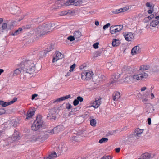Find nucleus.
Returning a JSON list of instances; mask_svg holds the SVG:
<instances>
[{
    "label": "nucleus",
    "instance_id": "bf43d9fd",
    "mask_svg": "<svg viewBox=\"0 0 159 159\" xmlns=\"http://www.w3.org/2000/svg\"><path fill=\"white\" fill-rule=\"evenodd\" d=\"M146 89V87H143L141 88V91H145Z\"/></svg>",
    "mask_w": 159,
    "mask_h": 159
},
{
    "label": "nucleus",
    "instance_id": "13d9d810",
    "mask_svg": "<svg viewBox=\"0 0 159 159\" xmlns=\"http://www.w3.org/2000/svg\"><path fill=\"white\" fill-rule=\"evenodd\" d=\"M148 101V99L146 98H142V101L143 102H146Z\"/></svg>",
    "mask_w": 159,
    "mask_h": 159
},
{
    "label": "nucleus",
    "instance_id": "ddd939ff",
    "mask_svg": "<svg viewBox=\"0 0 159 159\" xmlns=\"http://www.w3.org/2000/svg\"><path fill=\"white\" fill-rule=\"evenodd\" d=\"M35 110L34 109H32L31 110L28 111L27 114L26 115V117L25 120H28L32 118L34 114Z\"/></svg>",
    "mask_w": 159,
    "mask_h": 159
},
{
    "label": "nucleus",
    "instance_id": "bb28decb",
    "mask_svg": "<svg viewBox=\"0 0 159 159\" xmlns=\"http://www.w3.org/2000/svg\"><path fill=\"white\" fill-rule=\"evenodd\" d=\"M118 75H113L112 76L111 80V84L116 83L117 81V80L118 79Z\"/></svg>",
    "mask_w": 159,
    "mask_h": 159
},
{
    "label": "nucleus",
    "instance_id": "6e6d98bb",
    "mask_svg": "<svg viewBox=\"0 0 159 159\" xmlns=\"http://www.w3.org/2000/svg\"><path fill=\"white\" fill-rule=\"evenodd\" d=\"M38 96V95L36 94H33L32 95V99L34 100V99L35 97H37Z\"/></svg>",
    "mask_w": 159,
    "mask_h": 159
},
{
    "label": "nucleus",
    "instance_id": "7c9ffc66",
    "mask_svg": "<svg viewBox=\"0 0 159 159\" xmlns=\"http://www.w3.org/2000/svg\"><path fill=\"white\" fill-rule=\"evenodd\" d=\"M119 40L114 39L112 43V45L113 46H117L119 45Z\"/></svg>",
    "mask_w": 159,
    "mask_h": 159
},
{
    "label": "nucleus",
    "instance_id": "e2e57ef3",
    "mask_svg": "<svg viewBox=\"0 0 159 159\" xmlns=\"http://www.w3.org/2000/svg\"><path fill=\"white\" fill-rule=\"evenodd\" d=\"M95 24L96 25L98 26L99 25V22L97 21H95Z\"/></svg>",
    "mask_w": 159,
    "mask_h": 159
},
{
    "label": "nucleus",
    "instance_id": "c85d7f7f",
    "mask_svg": "<svg viewBox=\"0 0 159 159\" xmlns=\"http://www.w3.org/2000/svg\"><path fill=\"white\" fill-rule=\"evenodd\" d=\"M149 68V66H147L146 65H143L140 66L139 68V70H148Z\"/></svg>",
    "mask_w": 159,
    "mask_h": 159
},
{
    "label": "nucleus",
    "instance_id": "6ab92c4d",
    "mask_svg": "<svg viewBox=\"0 0 159 159\" xmlns=\"http://www.w3.org/2000/svg\"><path fill=\"white\" fill-rule=\"evenodd\" d=\"M20 137L19 133L18 131H16L14 133L12 139L13 140L16 141L19 140L20 139Z\"/></svg>",
    "mask_w": 159,
    "mask_h": 159
},
{
    "label": "nucleus",
    "instance_id": "cd10ccee",
    "mask_svg": "<svg viewBox=\"0 0 159 159\" xmlns=\"http://www.w3.org/2000/svg\"><path fill=\"white\" fill-rule=\"evenodd\" d=\"M22 30V28H19L18 29L14 32L12 33L11 35L13 36L17 35L21 33Z\"/></svg>",
    "mask_w": 159,
    "mask_h": 159
},
{
    "label": "nucleus",
    "instance_id": "f03ea898",
    "mask_svg": "<svg viewBox=\"0 0 159 159\" xmlns=\"http://www.w3.org/2000/svg\"><path fill=\"white\" fill-rule=\"evenodd\" d=\"M51 27V24L46 25L45 26L39 27L34 30V34L37 37H42L50 32L48 31Z\"/></svg>",
    "mask_w": 159,
    "mask_h": 159
},
{
    "label": "nucleus",
    "instance_id": "e433bc0d",
    "mask_svg": "<svg viewBox=\"0 0 159 159\" xmlns=\"http://www.w3.org/2000/svg\"><path fill=\"white\" fill-rule=\"evenodd\" d=\"M90 124L92 126H95L96 124V121L94 119H91L90 120Z\"/></svg>",
    "mask_w": 159,
    "mask_h": 159
},
{
    "label": "nucleus",
    "instance_id": "f3484780",
    "mask_svg": "<svg viewBox=\"0 0 159 159\" xmlns=\"http://www.w3.org/2000/svg\"><path fill=\"white\" fill-rule=\"evenodd\" d=\"M154 110V107L152 104H150L147 106L146 108V111L148 113H152Z\"/></svg>",
    "mask_w": 159,
    "mask_h": 159
},
{
    "label": "nucleus",
    "instance_id": "4468645a",
    "mask_svg": "<svg viewBox=\"0 0 159 159\" xmlns=\"http://www.w3.org/2000/svg\"><path fill=\"white\" fill-rule=\"evenodd\" d=\"M101 98H96L93 104V106L95 108H98L101 103Z\"/></svg>",
    "mask_w": 159,
    "mask_h": 159
},
{
    "label": "nucleus",
    "instance_id": "603ef678",
    "mask_svg": "<svg viewBox=\"0 0 159 159\" xmlns=\"http://www.w3.org/2000/svg\"><path fill=\"white\" fill-rule=\"evenodd\" d=\"M5 111L4 109H0V115L5 114Z\"/></svg>",
    "mask_w": 159,
    "mask_h": 159
},
{
    "label": "nucleus",
    "instance_id": "7ed1b4c3",
    "mask_svg": "<svg viewBox=\"0 0 159 159\" xmlns=\"http://www.w3.org/2000/svg\"><path fill=\"white\" fill-rule=\"evenodd\" d=\"M148 74L145 72H141L140 70H138L137 72L132 75V78L133 82H137L139 80H143L146 79Z\"/></svg>",
    "mask_w": 159,
    "mask_h": 159
},
{
    "label": "nucleus",
    "instance_id": "0e129e2a",
    "mask_svg": "<svg viewBox=\"0 0 159 159\" xmlns=\"http://www.w3.org/2000/svg\"><path fill=\"white\" fill-rule=\"evenodd\" d=\"M151 98L152 99H153L154 98V95L153 93H152L151 94Z\"/></svg>",
    "mask_w": 159,
    "mask_h": 159
},
{
    "label": "nucleus",
    "instance_id": "de8ad7c7",
    "mask_svg": "<svg viewBox=\"0 0 159 159\" xmlns=\"http://www.w3.org/2000/svg\"><path fill=\"white\" fill-rule=\"evenodd\" d=\"M8 27L7 29H11V28H13V24L12 23H10L9 24H8L7 25Z\"/></svg>",
    "mask_w": 159,
    "mask_h": 159
},
{
    "label": "nucleus",
    "instance_id": "3c124183",
    "mask_svg": "<svg viewBox=\"0 0 159 159\" xmlns=\"http://www.w3.org/2000/svg\"><path fill=\"white\" fill-rule=\"evenodd\" d=\"M73 103L74 106H76L79 104V102L76 99L74 100Z\"/></svg>",
    "mask_w": 159,
    "mask_h": 159
},
{
    "label": "nucleus",
    "instance_id": "423d86ee",
    "mask_svg": "<svg viewBox=\"0 0 159 159\" xmlns=\"http://www.w3.org/2000/svg\"><path fill=\"white\" fill-rule=\"evenodd\" d=\"M93 75V72L89 70L85 71L81 74V78L83 80H89L92 78Z\"/></svg>",
    "mask_w": 159,
    "mask_h": 159
},
{
    "label": "nucleus",
    "instance_id": "20e7f679",
    "mask_svg": "<svg viewBox=\"0 0 159 159\" xmlns=\"http://www.w3.org/2000/svg\"><path fill=\"white\" fill-rule=\"evenodd\" d=\"M43 121L40 117H37L36 120L33 123L31 127L32 130L34 131L37 130L42 126Z\"/></svg>",
    "mask_w": 159,
    "mask_h": 159
},
{
    "label": "nucleus",
    "instance_id": "a878e982",
    "mask_svg": "<svg viewBox=\"0 0 159 159\" xmlns=\"http://www.w3.org/2000/svg\"><path fill=\"white\" fill-rule=\"evenodd\" d=\"M48 137V134L45 133L42 134L40 136H39V138H40L39 139H41V141L46 139Z\"/></svg>",
    "mask_w": 159,
    "mask_h": 159
},
{
    "label": "nucleus",
    "instance_id": "a211bd4d",
    "mask_svg": "<svg viewBox=\"0 0 159 159\" xmlns=\"http://www.w3.org/2000/svg\"><path fill=\"white\" fill-rule=\"evenodd\" d=\"M128 9L126 7H123L121 8L120 9H116L113 11L112 12L114 14H118L121 12L125 11L127 10Z\"/></svg>",
    "mask_w": 159,
    "mask_h": 159
},
{
    "label": "nucleus",
    "instance_id": "aec40b11",
    "mask_svg": "<svg viewBox=\"0 0 159 159\" xmlns=\"http://www.w3.org/2000/svg\"><path fill=\"white\" fill-rule=\"evenodd\" d=\"M64 129L65 127L61 125H59L54 128V130H56L57 133L61 131L64 130Z\"/></svg>",
    "mask_w": 159,
    "mask_h": 159
},
{
    "label": "nucleus",
    "instance_id": "393cba45",
    "mask_svg": "<svg viewBox=\"0 0 159 159\" xmlns=\"http://www.w3.org/2000/svg\"><path fill=\"white\" fill-rule=\"evenodd\" d=\"M159 21L155 19L153 20L150 23V26L153 27L156 26L158 24Z\"/></svg>",
    "mask_w": 159,
    "mask_h": 159
},
{
    "label": "nucleus",
    "instance_id": "49530a36",
    "mask_svg": "<svg viewBox=\"0 0 159 159\" xmlns=\"http://www.w3.org/2000/svg\"><path fill=\"white\" fill-rule=\"evenodd\" d=\"M76 99L78 100V101L79 102L80 101V102H83V98L80 96H78V97H77Z\"/></svg>",
    "mask_w": 159,
    "mask_h": 159
},
{
    "label": "nucleus",
    "instance_id": "a18cd8bd",
    "mask_svg": "<svg viewBox=\"0 0 159 159\" xmlns=\"http://www.w3.org/2000/svg\"><path fill=\"white\" fill-rule=\"evenodd\" d=\"M110 26V24L109 23H107L103 27V29L105 30L106 29L108 28Z\"/></svg>",
    "mask_w": 159,
    "mask_h": 159
},
{
    "label": "nucleus",
    "instance_id": "dca6fc26",
    "mask_svg": "<svg viewBox=\"0 0 159 159\" xmlns=\"http://www.w3.org/2000/svg\"><path fill=\"white\" fill-rule=\"evenodd\" d=\"M120 93L118 92H114L112 95L113 100L114 101H117L120 98Z\"/></svg>",
    "mask_w": 159,
    "mask_h": 159
},
{
    "label": "nucleus",
    "instance_id": "37998d69",
    "mask_svg": "<svg viewBox=\"0 0 159 159\" xmlns=\"http://www.w3.org/2000/svg\"><path fill=\"white\" fill-rule=\"evenodd\" d=\"M17 98H16L15 97L13 98V99L11 101L8 102V103H9L10 105L13 104L15 102H16L17 100Z\"/></svg>",
    "mask_w": 159,
    "mask_h": 159
},
{
    "label": "nucleus",
    "instance_id": "680f3d73",
    "mask_svg": "<svg viewBox=\"0 0 159 159\" xmlns=\"http://www.w3.org/2000/svg\"><path fill=\"white\" fill-rule=\"evenodd\" d=\"M120 148H118L116 149V152L118 153L120 152Z\"/></svg>",
    "mask_w": 159,
    "mask_h": 159
},
{
    "label": "nucleus",
    "instance_id": "f704fd0d",
    "mask_svg": "<svg viewBox=\"0 0 159 159\" xmlns=\"http://www.w3.org/2000/svg\"><path fill=\"white\" fill-rule=\"evenodd\" d=\"M53 49V45H50L46 49V51L47 52H48Z\"/></svg>",
    "mask_w": 159,
    "mask_h": 159
},
{
    "label": "nucleus",
    "instance_id": "4c0bfd02",
    "mask_svg": "<svg viewBox=\"0 0 159 159\" xmlns=\"http://www.w3.org/2000/svg\"><path fill=\"white\" fill-rule=\"evenodd\" d=\"M40 138H39V136H37V135H33L32 137L31 141L33 142H34L35 141H36L38 139H39Z\"/></svg>",
    "mask_w": 159,
    "mask_h": 159
},
{
    "label": "nucleus",
    "instance_id": "4be33fe9",
    "mask_svg": "<svg viewBox=\"0 0 159 159\" xmlns=\"http://www.w3.org/2000/svg\"><path fill=\"white\" fill-rule=\"evenodd\" d=\"M151 157V155L150 154L145 153L143 154L141 157V158L139 159H150Z\"/></svg>",
    "mask_w": 159,
    "mask_h": 159
},
{
    "label": "nucleus",
    "instance_id": "0eeeda50",
    "mask_svg": "<svg viewBox=\"0 0 159 159\" xmlns=\"http://www.w3.org/2000/svg\"><path fill=\"white\" fill-rule=\"evenodd\" d=\"M123 28V26L121 25L112 26L110 27V33L113 34L120 32L121 30Z\"/></svg>",
    "mask_w": 159,
    "mask_h": 159
},
{
    "label": "nucleus",
    "instance_id": "c03bdc74",
    "mask_svg": "<svg viewBox=\"0 0 159 159\" xmlns=\"http://www.w3.org/2000/svg\"><path fill=\"white\" fill-rule=\"evenodd\" d=\"M7 25L6 23H4L2 24V28L3 30H5L7 28Z\"/></svg>",
    "mask_w": 159,
    "mask_h": 159
},
{
    "label": "nucleus",
    "instance_id": "9b49d317",
    "mask_svg": "<svg viewBox=\"0 0 159 159\" xmlns=\"http://www.w3.org/2000/svg\"><path fill=\"white\" fill-rule=\"evenodd\" d=\"M63 57V55L60 52H57L56 53V55L53 58V62H56L58 60L62 59Z\"/></svg>",
    "mask_w": 159,
    "mask_h": 159
},
{
    "label": "nucleus",
    "instance_id": "72a5a7b5",
    "mask_svg": "<svg viewBox=\"0 0 159 159\" xmlns=\"http://www.w3.org/2000/svg\"><path fill=\"white\" fill-rule=\"evenodd\" d=\"M108 140V138H102L99 140V143L101 144L103 143L107 142Z\"/></svg>",
    "mask_w": 159,
    "mask_h": 159
},
{
    "label": "nucleus",
    "instance_id": "8fccbe9b",
    "mask_svg": "<svg viewBox=\"0 0 159 159\" xmlns=\"http://www.w3.org/2000/svg\"><path fill=\"white\" fill-rule=\"evenodd\" d=\"M48 133H50L51 134H53L54 133H57V131L56 130H54V128L51 130L49 132H48Z\"/></svg>",
    "mask_w": 159,
    "mask_h": 159
},
{
    "label": "nucleus",
    "instance_id": "a19ab883",
    "mask_svg": "<svg viewBox=\"0 0 159 159\" xmlns=\"http://www.w3.org/2000/svg\"><path fill=\"white\" fill-rule=\"evenodd\" d=\"M20 120L19 119H16V124H14L13 125H12L13 126H14V127H16L18 126V124L19 123Z\"/></svg>",
    "mask_w": 159,
    "mask_h": 159
},
{
    "label": "nucleus",
    "instance_id": "c9c22d12",
    "mask_svg": "<svg viewBox=\"0 0 159 159\" xmlns=\"http://www.w3.org/2000/svg\"><path fill=\"white\" fill-rule=\"evenodd\" d=\"M154 17V14H151L150 16L146 17L145 19L146 20V22H148L150 20L153 18Z\"/></svg>",
    "mask_w": 159,
    "mask_h": 159
},
{
    "label": "nucleus",
    "instance_id": "2f4dec72",
    "mask_svg": "<svg viewBox=\"0 0 159 159\" xmlns=\"http://www.w3.org/2000/svg\"><path fill=\"white\" fill-rule=\"evenodd\" d=\"M71 139L75 142H78L80 141V139L79 136L72 137H71Z\"/></svg>",
    "mask_w": 159,
    "mask_h": 159
},
{
    "label": "nucleus",
    "instance_id": "5701e85b",
    "mask_svg": "<svg viewBox=\"0 0 159 159\" xmlns=\"http://www.w3.org/2000/svg\"><path fill=\"white\" fill-rule=\"evenodd\" d=\"M57 156V154L55 152L49 154L48 156L44 157V159H53L54 158L56 157Z\"/></svg>",
    "mask_w": 159,
    "mask_h": 159
},
{
    "label": "nucleus",
    "instance_id": "774afa93",
    "mask_svg": "<svg viewBox=\"0 0 159 159\" xmlns=\"http://www.w3.org/2000/svg\"><path fill=\"white\" fill-rule=\"evenodd\" d=\"M155 19L158 20H159V15L158 16L156 17Z\"/></svg>",
    "mask_w": 159,
    "mask_h": 159
},
{
    "label": "nucleus",
    "instance_id": "1a4fd4ad",
    "mask_svg": "<svg viewBox=\"0 0 159 159\" xmlns=\"http://www.w3.org/2000/svg\"><path fill=\"white\" fill-rule=\"evenodd\" d=\"M123 35L125 40L128 41H130L133 39L134 36V34L131 32H126L123 33Z\"/></svg>",
    "mask_w": 159,
    "mask_h": 159
},
{
    "label": "nucleus",
    "instance_id": "864d4df0",
    "mask_svg": "<svg viewBox=\"0 0 159 159\" xmlns=\"http://www.w3.org/2000/svg\"><path fill=\"white\" fill-rule=\"evenodd\" d=\"M98 45H99V43H94L93 45V46L94 48H95V49L98 48Z\"/></svg>",
    "mask_w": 159,
    "mask_h": 159
},
{
    "label": "nucleus",
    "instance_id": "69168bd1",
    "mask_svg": "<svg viewBox=\"0 0 159 159\" xmlns=\"http://www.w3.org/2000/svg\"><path fill=\"white\" fill-rule=\"evenodd\" d=\"M4 72V70L3 69H0V75L1 74Z\"/></svg>",
    "mask_w": 159,
    "mask_h": 159
},
{
    "label": "nucleus",
    "instance_id": "79ce46f5",
    "mask_svg": "<svg viewBox=\"0 0 159 159\" xmlns=\"http://www.w3.org/2000/svg\"><path fill=\"white\" fill-rule=\"evenodd\" d=\"M112 157L110 156H105L102 157L100 159H112Z\"/></svg>",
    "mask_w": 159,
    "mask_h": 159
},
{
    "label": "nucleus",
    "instance_id": "5fc2aeb1",
    "mask_svg": "<svg viewBox=\"0 0 159 159\" xmlns=\"http://www.w3.org/2000/svg\"><path fill=\"white\" fill-rule=\"evenodd\" d=\"M72 107L71 105L70 104H67L66 105V108L68 109H70Z\"/></svg>",
    "mask_w": 159,
    "mask_h": 159
},
{
    "label": "nucleus",
    "instance_id": "39448f33",
    "mask_svg": "<svg viewBox=\"0 0 159 159\" xmlns=\"http://www.w3.org/2000/svg\"><path fill=\"white\" fill-rule=\"evenodd\" d=\"M84 0H69L64 3V5L67 6L70 5L80 6L83 5Z\"/></svg>",
    "mask_w": 159,
    "mask_h": 159
},
{
    "label": "nucleus",
    "instance_id": "09e8293b",
    "mask_svg": "<svg viewBox=\"0 0 159 159\" xmlns=\"http://www.w3.org/2000/svg\"><path fill=\"white\" fill-rule=\"evenodd\" d=\"M75 64H73L70 66V72H71V71H73V69H74L75 67Z\"/></svg>",
    "mask_w": 159,
    "mask_h": 159
},
{
    "label": "nucleus",
    "instance_id": "473e14b6",
    "mask_svg": "<svg viewBox=\"0 0 159 159\" xmlns=\"http://www.w3.org/2000/svg\"><path fill=\"white\" fill-rule=\"evenodd\" d=\"M0 105L3 107H5L9 105L10 104L8 103V102H6L3 101H0Z\"/></svg>",
    "mask_w": 159,
    "mask_h": 159
},
{
    "label": "nucleus",
    "instance_id": "c756f323",
    "mask_svg": "<svg viewBox=\"0 0 159 159\" xmlns=\"http://www.w3.org/2000/svg\"><path fill=\"white\" fill-rule=\"evenodd\" d=\"M47 53V52L45 50H43L39 52L38 56L40 57H43L45 56Z\"/></svg>",
    "mask_w": 159,
    "mask_h": 159
},
{
    "label": "nucleus",
    "instance_id": "052dcab7",
    "mask_svg": "<svg viewBox=\"0 0 159 159\" xmlns=\"http://www.w3.org/2000/svg\"><path fill=\"white\" fill-rule=\"evenodd\" d=\"M147 120L148 124L149 125H150L151 124V119L150 118H148Z\"/></svg>",
    "mask_w": 159,
    "mask_h": 159
},
{
    "label": "nucleus",
    "instance_id": "2eb2a0df",
    "mask_svg": "<svg viewBox=\"0 0 159 159\" xmlns=\"http://www.w3.org/2000/svg\"><path fill=\"white\" fill-rule=\"evenodd\" d=\"M70 95H67L65 96L61 97L56 100L54 101L53 103H55L56 102H60L70 98Z\"/></svg>",
    "mask_w": 159,
    "mask_h": 159
},
{
    "label": "nucleus",
    "instance_id": "412c9836",
    "mask_svg": "<svg viewBox=\"0 0 159 159\" xmlns=\"http://www.w3.org/2000/svg\"><path fill=\"white\" fill-rule=\"evenodd\" d=\"M23 71V68L22 66L14 70L13 74L15 75H18L20 74L21 72Z\"/></svg>",
    "mask_w": 159,
    "mask_h": 159
},
{
    "label": "nucleus",
    "instance_id": "9d476101",
    "mask_svg": "<svg viewBox=\"0 0 159 159\" xmlns=\"http://www.w3.org/2000/svg\"><path fill=\"white\" fill-rule=\"evenodd\" d=\"M73 35L76 41H80L81 40V38L82 36V33L80 31H75L74 32Z\"/></svg>",
    "mask_w": 159,
    "mask_h": 159
},
{
    "label": "nucleus",
    "instance_id": "6e6552de",
    "mask_svg": "<svg viewBox=\"0 0 159 159\" xmlns=\"http://www.w3.org/2000/svg\"><path fill=\"white\" fill-rule=\"evenodd\" d=\"M143 129H142L139 128L136 129L134 132L132 134L131 136L135 139H139L143 133Z\"/></svg>",
    "mask_w": 159,
    "mask_h": 159
},
{
    "label": "nucleus",
    "instance_id": "f257e3e1",
    "mask_svg": "<svg viewBox=\"0 0 159 159\" xmlns=\"http://www.w3.org/2000/svg\"><path fill=\"white\" fill-rule=\"evenodd\" d=\"M21 66L23 68V72L33 74L34 71L35 64L32 60H27L23 61L21 63Z\"/></svg>",
    "mask_w": 159,
    "mask_h": 159
},
{
    "label": "nucleus",
    "instance_id": "ea45409f",
    "mask_svg": "<svg viewBox=\"0 0 159 159\" xmlns=\"http://www.w3.org/2000/svg\"><path fill=\"white\" fill-rule=\"evenodd\" d=\"M67 39L69 40H70V41H72L75 40V38L74 37L73 35L72 36L71 35L68 36L67 37Z\"/></svg>",
    "mask_w": 159,
    "mask_h": 159
},
{
    "label": "nucleus",
    "instance_id": "f8f14e48",
    "mask_svg": "<svg viewBox=\"0 0 159 159\" xmlns=\"http://www.w3.org/2000/svg\"><path fill=\"white\" fill-rule=\"evenodd\" d=\"M141 48L139 46L134 47L131 50V54L134 55L141 52Z\"/></svg>",
    "mask_w": 159,
    "mask_h": 159
},
{
    "label": "nucleus",
    "instance_id": "4d7b16f0",
    "mask_svg": "<svg viewBox=\"0 0 159 159\" xmlns=\"http://www.w3.org/2000/svg\"><path fill=\"white\" fill-rule=\"evenodd\" d=\"M153 9H150L148 11V12L149 14H151L153 12Z\"/></svg>",
    "mask_w": 159,
    "mask_h": 159
},
{
    "label": "nucleus",
    "instance_id": "338daca9",
    "mask_svg": "<svg viewBox=\"0 0 159 159\" xmlns=\"http://www.w3.org/2000/svg\"><path fill=\"white\" fill-rule=\"evenodd\" d=\"M63 15H66L67 13V12L66 11H64L62 12Z\"/></svg>",
    "mask_w": 159,
    "mask_h": 159
},
{
    "label": "nucleus",
    "instance_id": "b1692460",
    "mask_svg": "<svg viewBox=\"0 0 159 159\" xmlns=\"http://www.w3.org/2000/svg\"><path fill=\"white\" fill-rule=\"evenodd\" d=\"M132 75L129 76H127L123 79V81L125 82L130 83L133 82L132 78Z\"/></svg>",
    "mask_w": 159,
    "mask_h": 159
},
{
    "label": "nucleus",
    "instance_id": "58836bf2",
    "mask_svg": "<svg viewBox=\"0 0 159 159\" xmlns=\"http://www.w3.org/2000/svg\"><path fill=\"white\" fill-rule=\"evenodd\" d=\"M146 6L147 7H149L150 9H153L154 5H152L150 2H148L146 4Z\"/></svg>",
    "mask_w": 159,
    "mask_h": 159
}]
</instances>
